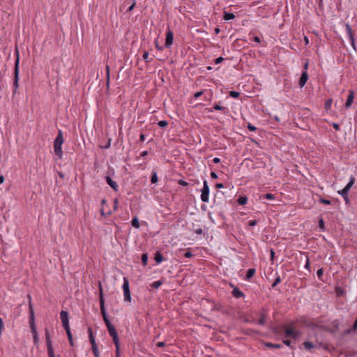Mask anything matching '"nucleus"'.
Wrapping results in <instances>:
<instances>
[{"instance_id": "nucleus-1", "label": "nucleus", "mask_w": 357, "mask_h": 357, "mask_svg": "<svg viewBox=\"0 0 357 357\" xmlns=\"http://www.w3.org/2000/svg\"><path fill=\"white\" fill-rule=\"evenodd\" d=\"M103 320L106 324L107 328L108 330L109 335L112 337L114 344H115L116 349L119 353V339L118 336V333L115 329L114 326L111 324L107 314H104L102 316Z\"/></svg>"}, {"instance_id": "nucleus-2", "label": "nucleus", "mask_w": 357, "mask_h": 357, "mask_svg": "<svg viewBox=\"0 0 357 357\" xmlns=\"http://www.w3.org/2000/svg\"><path fill=\"white\" fill-rule=\"evenodd\" d=\"M63 143V132L59 130L58 132V135L54 142V151L55 154L59 158H61L63 156V151H62V144Z\"/></svg>"}, {"instance_id": "nucleus-3", "label": "nucleus", "mask_w": 357, "mask_h": 357, "mask_svg": "<svg viewBox=\"0 0 357 357\" xmlns=\"http://www.w3.org/2000/svg\"><path fill=\"white\" fill-rule=\"evenodd\" d=\"M29 308H30V318H29L30 328H31V333L33 335L34 343L36 344V343H38V342L39 340V337H38V334L36 327L35 325L34 313H33V307H32L31 303H30Z\"/></svg>"}, {"instance_id": "nucleus-4", "label": "nucleus", "mask_w": 357, "mask_h": 357, "mask_svg": "<svg viewBox=\"0 0 357 357\" xmlns=\"http://www.w3.org/2000/svg\"><path fill=\"white\" fill-rule=\"evenodd\" d=\"M301 335L300 331L296 330L292 326H285L284 330V338H292L293 340H297Z\"/></svg>"}, {"instance_id": "nucleus-5", "label": "nucleus", "mask_w": 357, "mask_h": 357, "mask_svg": "<svg viewBox=\"0 0 357 357\" xmlns=\"http://www.w3.org/2000/svg\"><path fill=\"white\" fill-rule=\"evenodd\" d=\"M209 192H210V189H209V186L208 185V182L206 180H204L203 182V188L202 190V194H201V200L203 202H206V203L208 202Z\"/></svg>"}, {"instance_id": "nucleus-6", "label": "nucleus", "mask_w": 357, "mask_h": 357, "mask_svg": "<svg viewBox=\"0 0 357 357\" xmlns=\"http://www.w3.org/2000/svg\"><path fill=\"white\" fill-rule=\"evenodd\" d=\"M99 301H100V308L102 316L104 314H107L105 307V299L103 296V291L101 283L99 282Z\"/></svg>"}, {"instance_id": "nucleus-7", "label": "nucleus", "mask_w": 357, "mask_h": 357, "mask_svg": "<svg viewBox=\"0 0 357 357\" xmlns=\"http://www.w3.org/2000/svg\"><path fill=\"white\" fill-rule=\"evenodd\" d=\"M345 27H346V32H347V34L348 36L349 42H350V43L352 47L354 50H356L355 38H354V33L352 32L351 27V26L349 24H345Z\"/></svg>"}, {"instance_id": "nucleus-8", "label": "nucleus", "mask_w": 357, "mask_h": 357, "mask_svg": "<svg viewBox=\"0 0 357 357\" xmlns=\"http://www.w3.org/2000/svg\"><path fill=\"white\" fill-rule=\"evenodd\" d=\"M174 33L172 30L168 29L166 32V38L165 46L166 48H169L173 44Z\"/></svg>"}, {"instance_id": "nucleus-9", "label": "nucleus", "mask_w": 357, "mask_h": 357, "mask_svg": "<svg viewBox=\"0 0 357 357\" xmlns=\"http://www.w3.org/2000/svg\"><path fill=\"white\" fill-rule=\"evenodd\" d=\"M15 77H14V86L15 91L17 90L18 87V79H19V58L17 57L15 63V71H14Z\"/></svg>"}, {"instance_id": "nucleus-10", "label": "nucleus", "mask_w": 357, "mask_h": 357, "mask_svg": "<svg viewBox=\"0 0 357 357\" xmlns=\"http://www.w3.org/2000/svg\"><path fill=\"white\" fill-rule=\"evenodd\" d=\"M60 317L62 321L63 326L65 329L69 328V319H68V313L66 311L62 310L60 313Z\"/></svg>"}, {"instance_id": "nucleus-11", "label": "nucleus", "mask_w": 357, "mask_h": 357, "mask_svg": "<svg viewBox=\"0 0 357 357\" xmlns=\"http://www.w3.org/2000/svg\"><path fill=\"white\" fill-rule=\"evenodd\" d=\"M230 287L233 288V291L231 292L232 296L236 298H239L242 297H245L244 293L240 290L239 288L235 287L233 284H229Z\"/></svg>"}, {"instance_id": "nucleus-12", "label": "nucleus", "mask_w": 357, "mask_h": 357, "mask_svg": "<svg viewBox=\"0 0 357 357\" xmlns=\"http://www.w3.org/2000/svg\"><path fill=\"white\" fill-rule=\"evenodd\" d=\"M105 181L114 190L118 191L119 185L117 183L113 181L109 176H105Z\"/></svg>"}, {"instance_id": "nucleus-13", "label": "nucleus", "mask_w": 357, "mask_h": 357, "mask_svg": "<svg viewBox=\"0 0 357 357\" xmlns=\"http://www.w3.org/2000/svg\"><path fill=\"white\" fill-rule=\"evenodd\" d=\"M354 92L353 90H350L349 91V95L347 99V102L345 103L346 108H349L351 106L352 102H354Z\"/></svg>"}, {"instance_id": "nucleus-14", "label": "nucleus", "mask_w": 357, "mask_h": 357, "mask_svg": "<svg viewBox=\"0 0 357 357\" xmlns=\"http://www.w3.org/2000/svg\"><path fill=\"white\" fill-rule=\"evenodd\" d=\"M308 79V75L306 72H303L301 76L300 80H299V85L301 87L304 86V85L306 84Z\"/></svg>"}, {"instance_id": "nucleus-15", "label": "nucleus", "mask_w": 357, "mask_h": 357, "mask_svg": "<svg viewBox=\"0 0 357 357\" xmlns=\"http://www.w3.org/2000/svg\"><path fill=\"white\" fill-rule=\"evenodd\" d=\"M88 333H89V342L91 344V347L97 345L96 340H95V337L93 335V331L91 328H88Z\"/></svg>"}, {"instance_id": "nucleus-16", "label": "nucleus", "mask_w": 357, "mask_h": 357, "mask_svg": "<svg viewBox=\"0 0 357 357\" xmlns=\"http://www.w3.org/2000/svg\"><path fill=\"white\" fill-rule=\"evenodd\" d=\"M88 333H89V342L91 344V347L97 345L96 340H95V337L93 335V331L91 328H88Z\"/></svg>"}, {"instance_id": "nucleus-17", "label": "nucleus", "mask_w": 357, "mask_h": 357, "mask_svg": "<svg viewBox=\"0 0 357 357\" xmlns=\"http://www.w3.org/2000/svg\"><path fill=\"white\" fill-rule=\"evenodd\" d=\"M266 314L264 312H262L261 313L260 319L257 321H252V323L258 324L259 325L263 326L266 323Z\"/></svg>"}, {"instance_id": "nucleus-18", "label": "nucleus", "mask_w": 357, "mask_h": 357, "mask_svg": "<svg viewBox=\"0 0 357 357\" xmlns=\"http://www.w3.org/2000/svg\"><path fill=\"white\" fill-rule=\"evenodd\" d=\"M355 183V178L354 176H351L349 177V182L347 183V184L346 185V186L344 188H345L347 190L349 191L350 189L352 188V186L354 185Z\"/></svg>"}, {"instance_id": "nucleus-19", "label": "nucleus", "mask_w": 357, "mask_h": 357, "mask_svg": "<svg viewBox=\"0 0 357 357\" xmlns=\"http://www.w3.org/2000/svg\"><path fill=\"white\" fill-rule=\"evenodd\" d=\"M255 268H250L247 271V273H246V275H245V280H249L250 278H252L253 277V275H255Z\"/></svg>"}, {"instance_id": "nucleus-20", "label": "nucleus", "mask_w": 357, "mask_h": 357, "mask_svg": "<svg viewBox=\"0 0 357 357\" xmlns=\"http://www.w3.org/2000/svg\"><path fill=\"white\" fill-rule=\"evenodd\" d=\"M123 298H124L125 301H127V302L131 301V295H130V289L123 291Z\"/></svg>"}, {"instance_id": "nucleus-21", "label": "nucleus", "mask_w": 357, "mask_h": 357, "mask_svg": "<svg viewBox=\"0 0 357 357\" xmlns=\"http://www.w3.org/2000/svg\"><path fill=\"white\" fill-rule=\"evenodd\" d=\"M46 343H47V354H54V349H53V347H52V340H47Z\"/></svg>"}, {"instance_id": "nucleus-22", "label": "nucleus", "mask_w": 357, "mask_h": 357, "mask_svg": "<svg viewBox=\"0 0 357 357\" xmlns=\"http://www.w3.org/2000/svg\"><path fill=\"white\" fill-rule=\"evenodd\" d=\"M248 202V198L245 196H239L237 199V202L239 205H245Z\"/></svg>"}, {"instance_id": "nucleus-23", "label": "nucleus", "mask_w": 357, "mask_h": 357, "mask_svg": "<svg viewBox=\"0 0 357 357\" xmlns=\"http://www.w3.org/2000/svg\"><path fill=\"white\" fill-rule=\"evenodd\" d=\"M234 18H235V15L234 13H227V12L224 13L223 19L225 20H233Z\"/></svg>"}, {"instance_id": "nucleus-24", "label": "nucleus", "mask_w": 357, "mask_h": 357, "mask_svg": "<svg viewBox=\"0 0 357 357\" xmlns=\"http://www.w3.org/2000/svg\"><path fill=\"white\" fill-rule=\"evenodd\" d=\"M154 259L157 264H160L163 261V257L160 252L155 253Z\"/></svg>"}, {"instance_id": "nucleus-25", "label": "nucleus", "mask_w": 357, "mask_h": 357, "mask_svg": "<svg viewBox=\"0 0 357 357\" xmlns=\"http://www.w3.org/2000/svg\"><path fill=\"white\" fill-rule=\"evenodd\" d=\"M303 346H304L305 349H306L307 350H310L311 349L315 347L314 344L312 342H309V341L305 342L303 343Z\"/></svg>"}, {"instance_id": "nucleus-26", "label": "nucleus", "mask_w": 357, "mask_h": 357, "mask_svg": "<svg viewBox=\"0 0 357 357\" xmlns=\"http://www.w3.org/2000/svg\"><path fill=\"white\" fill-rule=\"evenodd\" d=\"M123 291L130 289L129 288V281L128 278H123V283L122 286Z\"/></svg>"}, {"instance_id": "nucleus-27", "label": "nucleus", "mask_w": 357, "mask_h": 357, "mask_svg": "<svg viewBox=\"0 0 357 357\" xmlns=\"http://www.w3.org/2000/svg\"><path fill=\"white\" fill-rule=\"evenodd\" d=\"M265 345H266V347H269V348L280 349L282 347L281 344H273V343H271V342H267L265 344Z\"/></svg>"}, {"instance_id": "nucleus-28", "label": "nucleus", "mask_w": 357, "mask_h": 357, "mask_svg": "<svg viewBox=\"0 0 357 357\" xmlns=\"http://www.w3.org/2000/svg\"><path fill=\"white\" fill-rule=\"evenodd\" d=\"M132 226L135 228L139 227V222L137 217H135L131 221Z\"/></svg>"}, {"instance_id": "nucleus-29", "label": "nucleus", "mask_w": 357, "mask_h": 357, "mask_svg": "<svg viewBox=\"0 0 357 357\" xmlns=\"http://www.w3.org/2000/svg\"><path fill=\"white\" fill-rule=\"evenodd\" d=\"M148 255L146 253H144L142 255V261L144 266H146L147 265L148 262Z\"/></svg>"}, {"instance_id": "nucleus-30", "label": "nucleus", "mask_w": 357, "mask_h": 357, "mask_svg": "<svg viewBox=\"0 0 357 357\" xmlns=\"http://www.w3.org/2000/svg\"><path fill=\"white\" fill-rule=\"evenodd\" d=\"M162 284V282L160 281V280H157V281H155L153 282L151 284V287L152 288H154V289H158L159 288Z\"/></svg>"}, {"instance_id": "nucleus-31", "label": "nucleus", "mask_w": 357, "mask_h": 357, "mask_svg": "<svg viewBox=\"0 0 357 357\" xmlns=\"http://www.w3.org/2000/svg\"><path fill=\"white\" fill-rule=\"evenodd\" d=\"M91 348H92V351L93 353L94 356L95 357H100L98 346L96 345V346L91 347Z\"/></svg>"}, {"instance_id": "nucleus-32", "label": "nucleus", "mask_w": 357, "mask_h": 357, "mask_svg": "<svg viewBox=\"0 0 357 357\" xmlns=\"http://www.w3.org/2000/svg\"><path fill=\"white\" fill-rule=\"evenodd\" d=\"M65 330H66V333H67L68 338V340H69V342H70V344L71 345H73V343L72 333H71V332H70V328H66V329H65Z\"/></svg>"}, {"instance_id": "nucleus-33", "label": "nucleus", "mask_w": 357, "mask_h": 357, "mask_svg": "<svg viewBox=\"0 0 357 357\" xmlns=\"http://www.w3.org/2000/svg\"><path fill=\"white\" fill-rule=\"evenodd\" d=\"M349 191L347 190L345 188L342 189L341 190H338L337 193L340 195L343 198H345L347 195H348Z\"/></svg>"}, {"instance_id": "nucleus-34", "label": "nucleus", "mask_w": 357, "mask_h": 357, "mask_svg": "<svg viewBox=\"0 0 357 357\" xmlns=\"http://www.w3.org/2000/svg\"><path fill=\"white\" fill-rule=\"evenodd\" d=\"M158 181V176L156 172H153L151 182V183H155Z\"/></svg>"}, {"instance_id": "nucleus-35", "label": "nucleus", "mask_w": 357, "mask_h": 357, "mask_svg": "<svg viewBox=\"0 0 357 357\" xmlns=\"http://www.w3.org/2000/svg\"><path fill=\"white\" fill-rule=\"evenodd\" d=\"M229 96L234 98H237L240 96V93L236 91H229Z\"/></svg>"}, {"instance_id": "nucleus-36", "label": "nucleus", "mask_w": 357, "mask_h": 357, "mask_svg": "<svg viewBox=\"0 0 357 357\" xmlns=\"http://www.w3.org/2000/svg\"><path fill=\"white\" fill-rule=\"evenodd\" d=\"M261 198H266L270 200H273L275 199V195L271 193H267L266 195H264L263 197H261Z\"/></svg>"}, {"instance_id": "nucleus-37", "label": "nucleus", "mask_w": 357, "mask_h": 357, "mask_svg": "<svg viewBox=\"0 0 357 357\" xmlns=\"http://www.w3.org/2000/svg\"><path fill=\"white\" fill-rule=\"evenodd\" d=\"M280 282H281V278H280V277L279 275H278L276 277V278L275 279L274 282L272 284V287L274 288L275 287H276Z\"/></svg>"}, {"instance_id": "nucleus-38", "label": "nucleus", "mask_w": 357, "mask_h": 357, "mask_svg": "<svg viewBox=\"0 0 357 357\" xmlns=\"http://www.w3.org/2000/svg\"><path fill=\"white\" fill-rule=\"evenodd\" d=\"M319 202L326 205H330L331 204V202L330 200L324 199L322 197L319 199Z\"/></svg>"}, {"instance_id": "nucleus-39", "label": "nucleus", "mask_w": 357, "mask_h": 357, "mask_svg": "<svg viewBox=\"0 0 357 357\" xmlns=\"http://www.w3.org/2000/svg\"><path fill=\"white\" fill-rule=\"evenodd\" d=\"M158 125L160 127V128H165L166 127L167 125H168V122L167 121H160L158 123Z\"/></svg>"}, {"instance_id": "nucleus-40", "label": "nucleus", "mask_w": 357, "mask_h": 357, "mask_svg": "<svg viewBox=\"0 0 357 357\" xmlns=\"http://www.w3.org/2000/svg\"><path fill=\"white\" fill-rule=\"evenodd\" d=\"M213 109L215 110H225L226 108L220 106L218 104H215Z\"/></svg>"}, {"instance_id": "nucleus-41", "label": "nucleus", "mask_w": 357, "mask_h": 357, "mask_svg": "<svg viewBox=\"0 0 357 357\" xmlns=\"http://www.w3.org/2000/svg\"><path fill=\"white\" fill-rule=\"evenodd\" d=\"M317 275L318 278L321 280L322 275H324L323 269L322 268L318 269L317 271Z\"/></svg>"}, {"instance_id": "nucleus-42", "label": "nucleus", "mask_w": 357, "mask_h": 357, "mask_svg": "<svg viewBox=\"0 0 357 357\" xmlns=\"http://www.w3.org/2000/svg\"><path fill=\"white\" fill-rule=\"evenodd\" d=\"M142 57L144 59V60L146 61V62H149L150 61L149 60V52H144L143 55H142Z\"/></svg>"}, {"instance_id": "nucleus-43", "label": "nucleus", "mask_w": 357, "mask_h": 357, "mask_svg": "<svg viewBox=\"0 0 357 357\" xmlns=\"http://www.w3.org/2000/svg\"><path fill=\"white\" fill-rule=\"evenodd\" d=\"M257 224V221L256 220H250L249 222H248V225L250 227H254Z\"/></svg>"}, {"instance_id": "nucleus-44", "label": "nucleus", "mask_w": 357, "mask_h": 357, "mask_svg": "<svg viewBox=\"0 0 357 357\" xmlns=\"http://www.w3.org/2000/svg\"><path fill=\"white\" fill-rule=\"evenodd\" d=\"M332 105V100H328L325 103V107L329 109Z\"/></svg>"}, {"instance_id": "nucleus-45", "label": "nucleus", "mask_w": 357, "mask_h": 357, "mask_svg": "<svg viewBox=\"0 0 357 357\" xmlns=\"http://www.w3.org/2000/svg\"><path fill=\"white\" fill-rule=\"evenodd\" d=\"M3 328H4V324L3 322L2 319L0 317V335L2 333V331L3 330Z\"/></svg>"}, {"instance_id": "nucleus-46", "label": "nucleus", "mask_w": 357, "mask_h": 357, "mask_svg": "<svg viewBox=\"0 0 357 357\" xmlns=\"http://www.w3.org/2000/svg\"><path fill=\"white\" fill-rule=\"evenodd\" d=\"M223 60H224L223 57H222V56L218 57V58H217V59H215V64H219V63H220Z\"/></svg>"}, {"instance_id": "nucleus-47", "label": "nucleus", "mask_w": 357, "mask_h": 357, "mask_svg": "<svg viewBox=\"0 0 357 357\" xmlns=\"http://www.w3.org/2000/svg\"><path fill=\"white\" fill-rule=\"evenodd\" d=\"M332 126L333 127V128L335 130H340V125L336 123H332Z\"/></svg>"}, {"instance_id": "nucleus-48", "label": "nucleus", "mask_w": 357, "mask_h": 357, "mask_svg": "<svg viewBox=\"0 0 357 357\" xmlns=\"http://www.w3.org/2000/svg\"><path fill=\"white\" fill-rule=\"evenodd\" d=\"M304 268H305V269H307V270H309V268H310V260H309V258H308V257H307L306 263H305V266H304Z\"/></svg>"}, {"instance_id": "nucleus-49", "label": "nucleus", "mask_w": 357, "mask_h": 357, "mask_svg": "<svg viewBox=\"0 0 357 357\" xmlns=\"http://www.w3.org/2000/svg\"><path fill=\"white\" fill-rule=\"evenodd\" d=\"M45 340H46V341L51 340L50 335L47 329L45 330Z\"/></svg>"}, {"instance_id": "nucleus-50", "label": "nucleus", "mask_w": 357, "mask_h": 357, "mask_svg": "<svg viewBox=\"0 0 357 357\" xmlns=\"http://www.w3.org/2000/svg\"><path fill=\"white\" fill-rule=\"evenodd\" d=\"M192 256V254L190 251H187L184 253V257L186 258H190Z\"/></svg>"}, {"instance_id": "nucleus-51", "label": "nucleus", "mask_w": 357, "mask_h": 357, "mask_svg": "<svg viewBox=\"0 0 357 357\" xmlns=\"http://www.w3.org/2000/svg\"><path fill=\"white\" fill-rule=\"evenodd\" d=\"M248 128L250 130V131H255L256 130V127L251 125V124H248Z\"/></svg>"}, {"instance_id": "nucleus-52", "label": "nucleus", "mask_w": 357, "mask_h": 357, "mask_svg": "<svg viewBox=\"0 0 357 357\" xmlns=\"http://www.w3.org/2000/svg\"><path fill=\"white\" fill-rule=\"evenodd\" d=\"M202 94H203V91H198V92L195 93L194 96H195V98H198Z\"/></svg>"}, {"instance_id": "nucleus-53", "label": "nucleus", "mask_w": 357, "mask_h": 357, "mask_svg": "<svg viewBox=\"0 0 357 357\" xmlns=\"http://www.w3.org/2000/svg\"><path fill=\"white\" fill-rule=\"evenodd\" d=\"M319 225L321 229H323L324 228V222L322 219H321L319 222Z\"/></svg>"}, {"instance_id": "nucleus-54", "label": "nucleus", "mask_w": 357, "mask_h": 357, "mask_svg": "<svg viewBox=\"0 0 357 357\" xmlns=\"http://www.w3.org/2000/svg\"><path fill=\"white\" fill-rule=\"evenodd\" d=\"M178 183H179L181 185H182V186H187V185H188V183L186 181H183V180H180V181H178Z\"/></svg>"}, {"instance_id": "nucleus-55", "label": "nucleus", "mask_w": 357, "mask_h": 357, "mask_svg": "<svg viewBox=\"0 0 357 357\" xmlns=\"http://www.w3.org/2000/svg\"><path fill=\"white\" fill-rule=\"evenodd\" d=\"M211 177L213 179H217L218 178V175L215 172H211Z\"/></svg>"}, {"instance_id": "nucleus-56", "label": "nucleus", "mask_w": 357, "mask_h": 357, "mask_svg": "<svg viewBox=\"0 0 357 357\" xmlns=\"http://www.w3.org/2000/svg\"><path fill=\"white\" fill-rule=\"evenodd\" d=\"M224 187H225V185H224L223 183H218L215 184V188H216L220 189V188H223Z\"/></svg>"}, {"instance_id": "nucleus-57", "label": "nucleus", "mask_w": 357, "mask_h": 357, "mask_svg": "<svg viewBox=\"0 0 357 357\" xmlns=\"http://www.w3.org/2000/svg\"><path fill=\"white\" fill-rule=\"evenodd\" d=\"M283 343H284V344H286L287 346H288V347H290V346H291V341H290V340H287V338H286V340H283Z\"/></svg>"}, {"instance_id": "nucleus-58", "label": "nucleus", "mask_w": 357, "mask_h": 357, "mask_svg": "<svg viewBox=\"0 0 357 357\" xmlns=\"http://www.w3.org/2000/svg\"><path fill=\"white\" fill-rule=\"evenodd\" d=\"M135 6V2L134 1V2L131 4V6H129V8H128V12L132 11Z\"/></svg>"}, {"instance_id": "nucleus-59", "label": "nucleus", "mask_w": 357, "mask_h": 357, "mask_svg": "<svg viewBox=\"0 0 357 357\" xmlns=\"http://www.w3.org/2000/svg\"><path fill=\"white\" fill-rule=\"evenodd\" d=\"M165 343L164 342H158L156 344L158 347H165Z\"/></svg>"}, {"instance_id": "nucleus-60", "label": "nucleus", "mask_w": 357, "mask_h": 357, "mask_svg": "<svg viewBox=\"0 0 357 357\" xmlns=\"http://www.w3.org/2000/svg\"><path fill=\"white\" fill-rule=\"evenodd\" d=\"M253 40L257 43H261V40L260 38L258 37V36H254L253 37Z\"/></svg>"}, {"instance_id": "nucleus-61", "label": "nucleus", "mask_w": 357, "mask_h": 357, "mask_svg": "<svg viewBox=\"0 0 357 357\" xmlns=\"http://www.w3.org/2000/svg\"><path fill=\"white\" fill-rule=\"evenodd\" d=\"M213 162L215 164L219 163L220 162V159L219 158H214L213 159Z\"/></svg>"}, {"instance_id": "nucleus-62", "label": "nucleus", "mask_w": 357, "mask_h": 357, "mask_svg": "<svg viewBox=\"0 0 357 357\" xmlns=\"http://www.w3.org/2000/svg\"><path fill=\"white\" fill-rule=\"evenodd\" d=\"M148 155V151H144L141 153L140 155L141 157H145Z\"/></svg>"}, {"instance_id": "nucleus-63", "label": "nucleus", "mask_w": 357, "mask_h": 357, "mask_svg": "<svg viewBox=\"0 0 357 357\" xmlns=\"http://www.w3.org/2000/svg\"><path fill=\"white\" fill-rule=\"evenodd\" d=\"M139 139L141 142H144L145 140V135L144 134H141L139 137Z\"/></svg>"}, {"instance_id": "nucleus-64", "label": "nucleus", "mask_w": 357, "mask_h": 357, "mask_svg": "<svg viewBox=\"0 0 357 357\" xmlns=\"http://www.w3.org/2000/svg\"><path fill=\"white\" fill-rule=\"evenodd\" d=\"M48 357H60V356H59V355L56 356V355L54 354H54H48Z\"/></svg>"}]
</instances>
